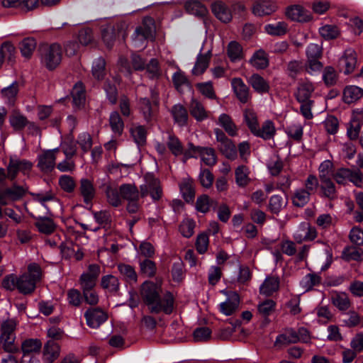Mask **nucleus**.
Segmentation results:
<instances>
[{"mask_svg": "<svg viewBox=\"0 0 363 363\" xmlns=\"http://www.w3.org/2000/svg\"><path fill=\"white\" fill-rule=\"evenodd\" d=\"M101 286L110 292L116 293L119 289V281L113 275H106L101 278Z\"/></svg>", "mask_w": 363, "mask_h": 363, "instance_id": "nucleus-49", "label": "nucleus"}, {"mask_svg": "<svg viewBox=\"0 0 363 363\" xmlns=\"http://www.w3.org/2000/svg\"><path fill=\"white\" fill-rule=\"evenodd\" d=\"M275 134V128L274 124L270 121H265L262 128H257V133H254V135L262 138L264 140L272 138Z\"/></svg>", "mask_w": 363, "mask_h": 363, "instance_id": "nucleus-42", "label": "nucleus"}, {"mask_svg": "<svg viewBox=\"0 0 363 363\" xmlns=\"http://www.w3.org/2000/svg\"><path fill=\"white\" fill-rule=\"evenodd\" d=\"M363 96V89L357 86H347L343 91V101L346 104L356 102Z\"/></svg>", "mask_w": 363, "mask_h": 363, "instance_id": "nucleus-21", "label": "nucleus"}, {"mask_svg": "<svg viewBox=\"0 0 363 363\" xmlns=\"http://www.w3.org/2000/svg\"><path fill=\"white\" fill-rule=\"evenodd\" d=\"M105 67V60L101 57L96 59L93 63L91 70L94 77L97 80H102L106 75Z\"/></svg>", "mask_w": 363, "mask_h": 363, "instance_id": "nucleus-48", "label": "nucleus"}, {"mask_svg": "<svg viewBox=\"0 0 363 363\" xmlns=\"http://www.w3.org/2000/svg\"><path fill=\"white\" fill-rule=\"evenodd\" d=\"M156 32L155 21L150 16L143 18L142 25L135 28V35L139 40H154Z\"/></svg>", "mask_w": 363, "mask_h": 363, "instance_id": "nucleus-6", "label": "nucleus"}, {"mask_svg": "<svg viewBox=\"0 0 363 363\" xmlns=\"http://www.w3.org/2000/svg\"><path fill=\"white\" fill-rule=\"evenodd\" d=\"M285 13L287 18L291 21L307 22L311 19L310 13L300 5L288 6Z\"/></svg>", "mask_w": 363, "mask_h": 363, "instance_id": "nucleus-10", "label": "nucleus"}, {"mask_svg": "<svg viewBox=\"0 0 363 363\" xmlns=\"http://www.w3.org/2000/svg\"><path fill=\"white\" fill-rule=\"evenodd\" d=\"M60 188L67 193H72L74 191L76 183L73 177L69 175H62L59 178Z\"/></svg>", "mask_w": 363, "mask_h": 363, "instance_id": "nucleus-58", "label": "nucleus"}, {"mask_svg": "<svg viewBox=\"0 0 363 363\" xmlns=\"http://www.w3.org/2000/svg\"><path fill=\"white\" fill-rule=\"evenodd\" d=\"M15 52L16 48L10 42L3 43L0 48V67L5 58H7L9 62H13Z\"/></svg>", "mask_w": 363, "mask_h": 363, "instance_id": "nucleus-36", "label": "nucleus"}, {"mask_svg": "<svg viewBox=\"0 0 363 363\" xmlns=\"http://www.w3.org/2000/svg\"><path fill=\"white\" fill-rule=\"evenodd\" d=\"M320 33L325 39L331 40L336 38L340 32L337 26L326 25L320 28Z\"/></svg>", "mask_w": 363, "mask_h": 363, "instance_id": "nucleus-63", "label": "nucleus"}, {"mask_svg": "<svg viewBox=\"0 0 363 363\" xmlns=\"http://www.w3.org/2000/svg\"><path fill=\"white\" fill-rule=\"evenodd\" d=\"M140 267L141 272L148 277H152L156 274L157 268L155 263L149 259H145L141 262Z\"/></svg>", "mask_w": 363, "mask_h": 363, "instance_id": "nucleus-62", "label": "nucleus"}, {"mask_svg": "<svg viewBox=\"0 0 363 363\" xmlns=\"http://www.w3.org/2000/svg\"><path fill=\"white\" fill-rule=\"evenodd\" d=\"M167 146L169 151L176 157L184 153V147L179 139L174 135H169L167 141Z\"/></svg>", "mask_w": 363, "mask_h": 363, "instance_id": "nucleus-34", "label": "nucleus"}, {"mask_svg": "<svg viewBox=\"0 0 363 363\" xmlns=\"http://www.w3.org/2000/svg\"><path fill=\"white\" fill-rule=\"evenodd\" d=\"M218 120L220 125L225 129L229 135L235 136L237 135L236 125L228 115L223 113L220 116Z\"/></svg>", "mask_w": 363, "mask_h": 363, "instance_id": "nucleus-46", "label": "nucleus"}, {"mask_svg": "<svg viewBox=\"0 0 363 363\" xmlns=\"http://www.w3.org/2000/svg\"><path fill=\"white\" fill-rule=\"evenodd\" d=\"M320 196L333 201L337 198L335 185L325 174H320Z\"/></svg>", "mask_w": 363, "mask_h": 363, "instance_id": "nucleus-9", "label": "nucleus"}, {"mask_svg": "<svg viewBox=\"0 0 363 363\" xmlns=\"http://www.w3.org/2000/svg\"><path fill=\"white\" fill-rule=\"evenodd\" d=\"M332 303L340 311H346L350 307V301L344 293L335 294L332 296Z\"/></svg>", "mask_w": 363, "mask_h": 363, "instance_id": "nucleus-41", "label": "nucleus"}, {"mask_svg": "<svg viewBox=\"0 0 363 363\" xmlns=\"http://www.w3.org/2000/svg\"><path fill=\"white\" fill-rule=\"evenodd\" d=\"M60 348L55 340H48L43 348V359L46 363H52L60 355Z\"/></svg>", "mask_w": 363, "mask_h": 363, "instance_id": "nucleus-14", "label": "nucleus"}, {"mask_svg": "<svg viewBox=\"0 0 363 363\" xmlns=\"http://www.w3.org/2000/svg\"><path fill=\"white\" fill-rule=\"evenodd\" d=\"M36 48V40L31 37L24 38L20 43V50L22 55L30 58Z\"/></svg>", "mask_w": 363, "mask_h": 363, "instance_id": "nucleus-37", "label": "nucleus"}, {"mask_svg": "<svg viewBox=\"0 0 363 363\" xmlns=\"http://www.w3.org/2000/svg\"><path fill=\"white\" fill-rule=\"evenodd\" d=\"M299 342L296 330L293 328H286L282 334L279 335L275 340L274 345L277 347L286 346Z\"/></svg>", "mask_w": 363, "mask_h": 363, "instance_id": "nucleus-13", "label": "nucleus"}, {"mask_svg": "<svg viewBox=\"0 0 363 363\" xmlns=\"http://www.w3.org/2000/svg\"><path fill=\"white\" fill-rule=\"evenodd\" d=\"M16 322L13 320H7L4 321L1 327V336L0 338H7L9 339V337H16L15 336V329H16Z\"/></svg>", "mask_w": 363, "mask_h": 363, "instance_id": "nucleus-55", "label": "nucleus"}, {"mask_svg": "<svg viewBox=\"0 0 363 363\" xmlns=\"http://www.w3.org/2000/svg\"><path fill=\"white\" fill-rule=\"evenodd\" d=\"M211 10L214 15L222 22L228 23L232 18L230 11L221 1L212 4Z\"/></svg>", "mask_w": 363, "mask_h": 363, "instance_id": "nucleus-19", "label": "nucleus"}, {"mask_svg": "<svg viewBox=\"0 0 363 363\" xmlns=\"http://www.w3.org/2000/svg\"><path fill=\"white\" fill-rule=\"evenodd\" d=\"M35 226L41 233L50 235L57 228V225L54 220L48 217H39L36 218Z\"/></svg>", "mask_w": 363, "mask_h": 363, "instance_id": "nucleus-20", "label": "nucleus"}, {"mask_svg": "<svg viewBox=\"0 0 363 363\" xmlns=\"http://www.w3.org/2000/svg\"><path fill=\"white\" fill-rule=\"evenodd\" d=\"M304 69V65L301 60H291L286 66V72L289 77L296 79Z\"/></svg>", "mask_w": 363, "mask_h": 363, "instance_id": "nucleus-44", "label": "nucleus"}, {"mask_svg": "<svg viewBox=\"0 0 363 363\" xmlns=\"http://www.w3.org/2000/svg\"><path fill=\"white\" fill-rule=\"evenodd\" d=\"M324 83L330 86L336 84L337 80V74L333 67L328 66L325 67L323 74Z\"/></svg>", "mask_w": 363, "mask_h": 363, "instance_id": "nucleus-60", "label": "nucleus"}, {"mask_svg": "<svg viewBox=\"0 0 363 363\" xmlns=\"http://www.w3.org/2000/svg\"><path fill=\"white\" fill-rule=\"evenodd\" d=\"M151 98L152 103L147 98H141L139 101V110L146 122L150 123L156 118L158 101V94L152 90Z\"/></svg>", "mask_w": 363, "mask_h": 363, "instance_id": "nucleus-4", "label": "nucleus"}, {"mask_svg": "<svg viewBox=\"0 0 363 363\" xmlns=\"http://www.w3.org/2000/svg\"><path fill=\"white\" fill-rule=\"evenodd\" d=\"M42 347V343L38 339H28L23 342L21 350L23 354H28L32 352H39Z\"/></svg>", "mask_w": 363, "mask_h": 363, "instance_id": "nucleus-40", "label": "nucleus"}, {"mask_svg": "<svg viewBox=\"0 0 363 363\" xmlns=\"http://www.w3.org/2000/svg\"><path fill=\"white\" fill-rule=\"evenodd\" d=\"M27 190V188L14 184L11 187L5 189V194L9 196V199L11 200L18 201L26 195Z\"/></svg>", "mask_w": 363, "mask_h": 363, "instance_id": "nucleus-45", "label": "nucleus"}, {"mask_svg": "<svg viewBox=\"0 0 363 363\" xmlns=\"http://www.w3.org/2000/svg\"><path fill=\"white\" fill-rule=\"evenodd\" d=\"M244 116L245 121L250 131L253 134L254 133H257V128L259 127V125L255 113L251 110H246L245 111Z\"/></svg>", "mask_w": 363, "mask_h": 363, "instance_id": "nucleus-61", "label": "nucleus"}, {"mask_svg": "<svg viewBox=\"0 0 363 363\" xmlns=\"http://www.w3.org/2000/svg\"><path fill=\"white\" fill-rule=\"evenodd\" d=\"M118 269L126 281L130 283H135L137 281V274L132 266L125 264H118Z\"/></svg>", "mask_w": 363, "mask_h": 363, "instance_id": "nucleus-47", "label": "nucleus"}, {"mask_svg": "<svg viewBox=\"0 0 363 363\" xmlns=\"http://www.w3.org/2000/svg\"><path fill=\"white\" fill-rule=\"evenodd\" d=\"M252 87L259 94L267 93L269 91V83L259 74H252L248 80Z\"/></svg>", "mask_w": 363, "mask_h": 363, "instance_id": "nucleus-24", "label": "nucleus"}, {"mask_svg": "<svg viewBox=\"0 0 363 363\" xmlns=\"http://www.w3.org/2000/svg\"><path fill=\"white\" fill-rule=\"evenodd\" d=\"M211 57V51H208L204 55H199L197 57L194 67L192 69V74L196 76L202 74L208 68Z\"/></svg>", "mask_w": 363, "mask_h": 363, "instance_id": "nucleus-23", "label": "nucleus"}, {"mask_svg": "<svg viewBox=\"0 0 363 363\" xmlns=\"http://www.w3.org/2000/svg\"><path fill=\"white\" fill-rule=\"evenodd\" d=\"M214 203L213 200H211L208 196L203 194L197 198L196 202V208L198 211L206 213L209 211V208Z\"/></svg>", "mask_w": 363, "mask_h": 363, "instance_id": "nucleus-56", "label": "nucleus"}, {"mask_svg": "<svg viewBox=\"0 0 363 363\" xmlns=\"http://www.w3.org/2000/svg\"><path fill=\"white\" fill-rule=\"evenodd\" d=\"M235 179L240 186H245L249 182L248 169L246 166H239L235 169Z\"/></svg>", "mask_w": 363, "mask_h": 363, "instance_id": "nucleus-59", "label": "nucleus"}, {"mask_svg": "<svg viewBox=\"0 0 363 363\" xmlns=\"http://www.w3.org/2000/svg\"><path fill=\"white\" fill-rule=\"evenodd\" d=\"M250 63L258 69L266 68L269 65V60L266 52L263 50L257 51L250 60Z\"/></svg>", "mask_w": 363, "mask_h": 363, "instance_id": "nucleus-33", "label": "nucleus"}, {"mask_svg": "<svg viewBox=\"0 0 363 363\" xmlns=\"http://www.w3.org/2000/svg\"><path fill=\"white\" fill-rule=\"evenodd\" d=\"M9 122L16 131L23 130L28 124L26 117L18 112H13L10 116Z\"/></svg>", "mask_w": 363, "mask_h": 363, "instance_id": "nucleus-38", "label": "nucleus"}, {"mask_svg": "<svg viewBox=\"0 0 363 363\" xmlns=\"http://www.w3.org/2000/svg\"><path fill=\"white\" fill-rule=\"evenodd\" d=\"M219 150L229 160H235L237 157V148L231 140L225 143L220 144Z\"/></svg>", "mask_w": 363, "mask_h": 363, "instance_id": "nucleus-52", "label": "nucleus"}, {"mask_svg": "<svg viewBox=\"0 0 363 363\" xmlns=\"http://www.w3.org/2000/svg\"><path fill=\"white\" fill-rule=\"evenodd\" d=\"M186 11L192 15L203 17L208 11L206 8L198 1H189L184 5Z\"/></svg>", "mask_w": 363, "mask_h": 363, "instance_id": "nucleus-30", "label": "nucleus"}, {"mask_svg": "<svg viewBox=\"0 0 363 363\" xmlns=\"http://www.w3.org/2000/svg\"><path fill=\"white\" fill-rule=\"evenodd\" d=\"M239 303V295L235 292H232L228 299L220 304V311L226 315H230L238 309Z\"/></svg>", "mask_w": 363, "mask_h": 363, "instance_id": "nucleus-18", "label": "nucleus"}, {"mask_svg": "<svg viewBox=\"0 0 363 363\" xmlns=\"http://www.w3.org/2000/svg\"><path fill=\"white\" fill-rule=\"evenodd\" d=\"M109 125L111 130L118 135H121L124 129V122L117 111H113L109 116Z\"/></svg>", "mask_w": 363, "mask_h": 363, "instance_id": "nucleus-32", "label": "nucleus"}, {"mask_svg": "<svg viewBox=\"0 0 363 363\" xmlns=\"http://www.w3.org/2000/svg\"><path fill=\"white\" fill-rule=\"evenodd\" d=\"M287 24L284 22H279L276 24H268L265 26V30L270 35H282L287 32Z\"/></svg>", "mask_w": 363, "mask_h": 363, "instance_id": "nucleus-57", "label": "nucleus"}, {"mask_svg": "<svg viewBox=\"0 0 363 363\" xmlns=\"http://www.w3.org/2000/svg\"><path fill=\"white\" fill-rule=\"evenodd\" d=\"M102 39L108 48H112L113 43L117 38L116 33L114 32V28L111 26V24L107 25L101 30Z\"/></svg>", "mask_w": 363, "mask_h": 363, "instance_id": "nucleus-51", "label": "nucleus"}, {"mask_svg": "<svg viewBox=\"0 0 363 363\" xmlns=\"http://www.w3.org/2000/svg\"><path fill=\"white\" fill-rule=\"evenodd\" d=\"M275 306L276 303L272 299H267L258 305V313L264 319L266 323L269 322L267 317L274 312Z\"/></svg>", "mask_w": 363, "mask_h": 363, "instance_id": "nucleus-29", "label": "nucleus"}, {"mask_svg": "<svg viewBox=\"0 0 363 363\" xmlns=\"http://www.w3.org/2000/svg\"><path fill=\"white\" fill-rule=\"evenodd\" d=\"M106 196L108 203L113 206L118 207L122 204V197L121 196L119 189L113 188L108 186L106 188Z\"/></svg>", "mask_w": 363, "mask_h": 363, "instance_id": "nucleus-35", "label": "nucleus"}, {"mask_svg": "<svg viewBox=\"0 0 363 363\" xmlns=\"http://www.w3.org/2000/svg\"><path fill=\"white\" fill-rule=\"evenodd\" d=\"M42 277V270L39 264L31 263L28 266V272L18 277V290L20 293L31 294L35 289L37 282Z\"/></svg>", "mask_w": 363, "mask_h": 363, "instance_id": "nucleus-2", "label": "nucleus"}, {"mask_svg": "<svg viewBox=\"0 0 363 363\" xmlns=\"http://www.w3.org/2000/svg\"><path fill=\"white\" fill-rule=\"evenodd\" d=\"M196 88L206 98L210 99H214L216 98V94L211 82L197 83L196 84Z\"/></svg>", "mask_w": 363, "mask_h": 363, "instance_id": "nucleus-53", "label": "nucleus"}, {"mask_svg": "<svg viewBox=\"0 0 363 363\" xmlns=\"http://www.w3.org/2000/svg\"><path fill=\"white\" fill-rule=\"evenodd\" d=\"M121 196L125 201H139L140 190L134 184H123L119 186Z\"/></svg>", "mask_w": 363, "mask_h": 363, "instance_id": "nucleus-17", "label": "nucleus"}, {"mask_svg": "<svg viewBox=\"0 0 363 363\" xmlns=\"http://www.w3.org/2000/svg\"><path fill=\"white\" fill-rule=\"evenodd\" d=\"M189 111L191 115L198 121H201L208 117L207 111L203 104L194 99L190 102Z\"/></svg>", "mask_w": 363, "mask_h": 363, "instance_id": "nucleus-27", "label": "nucleus"}, {"mask_svg": "<svg viewBox=\"0 0 363 363\" xmlns=\"http://www.w3.org/2000/svg\"><path fill=\"white\" fill-rule=\"evenodd\" d=\"M311 194L303 189L297 190L292 198L294 206L297 207L304 206L310 200Z\"/></svg>", "mask_w": 363, "mask_h": 363, "instance_id": "nucleus-50", "label": "nucleus"}, {"mask_svg": "<svg viewBox=\"0 0 363 363\" xmlns=\"http://www.w3.org/2000/svg\"><path fill=\"white\" fill-rule=\"evenodd\" d=\"M86 324L92 328L99 327L107 318V313L101 308H89L84 313Z\"/></svg>", "mask_w": 363, "mask_h": 363, "instance_id": "nucleus-7", "label": "nucleus"}, {"mask_svg": "<svg viewBox=\"0 0 363 363\" xmlns=\"http://www.w3.org/2000/svg\"><path fill=\"white\" fill-rule=\"evenodd\" d=\"M183 199L187 202H193L195 197V190L192 179H184L179 185Z\"/></svg>", "mask_w": 363, "mask_h": 363, "instance_id": "nucleus-26", "label": "nucleus"}, {"mask_svg": "<svg viewBox=\"0 0 363 363\" xmlns=\"http://www.w3.org/2000/svg\"><path fill=\"white\" fill-rule=\"evenodd\" d=\"M200 156L202 161L208 166H213L216 163L215 150L211 147H201Z\"/></svg>", "mask_w": 363, "mask_h": 363, "instance_id": "nucleus-54", "label": "nucleus"}, {"mask_svg": "<svg viewBox=\"0 0 363 363\" xmlns=\"http://www.w3.org/2000/svg\"><path fill=\"white\" fill-rule=\"evenodd\" d=\"M227 54L233 62L241 60L243 57L241 45L236 41H231L228 45Z\"/></svg>", "mask_w": 363, "mask_h": 363, "instance_id": "nucleus-39", "label": "nucleus"}, {"mask_svg": "<svg viewBox=\"0 0 363 363\" xmlns=\"http://www.w3.org/2000/svg\"><path fill=\"white\" fill-rule=\"evenodd\" d=\"M73 104L77 107H80L85 102V90L82 82L76 83L72 91Z\"/></svg>", "mask_w": 363, "mask_h": 363, "instance_id": "nucleus-31", "label": "nucleus"}, {"mask_svg": "<svg viewBox=\"0 0 363 363\" xmlns=\"http://www.w3.org/2000/svg\"><path fill=\"white\" fill-rule=\"evenodd\" d=\"M79 190L84 202L86 204L91 203L96 194L92 182L88 179H82L79 182Z\"/></svg>", "mask_w": 363, "mask_h": 363, "instance_id": "nucleus-12", "label": "nucleus"}, {"mask_svg": "<svg viewBox=\"0 0 363 363\" xmlns=\"http://www.w3.org/2000/svg\"><path fill=\"white\" fill-rule=\"evenodd\" d=\"M145 184L140 186L141 197H145L150 193L151 197L155 201L160 199L162 190L160 181L152 174L150 173L145 174Z\"/></svg>", "mask_w": 363, "mask_h": 363, "instance_id": "nucleus-5", "label": "nucleus"}, {"mask_svg": "<svg viewBox=\"0 0 363 363\" xmlns=\"http://www.w3.org/2000/svg\"><path fill=\"white\" fill-rule=\"evenodd\" d=\"M279 288V279L277 277H268L260 287V293L269 296L278 291Z\"/></svg>", "mask_w": 363, "mask_h": 363, "instance_id": "nucleus-22", "label": "nucleus"}, {"mask_svg": "<svg viewBox=\"0 0 363 363\" xmlns=\"http://www.w3.org/2000/svg\"><path fill=\"white\" fill-rule=\"evenodd\" d=\"M357 65V54L353 50H347L344 56L340 60V65L345 67L344 73L346 74L352 73Z\"/></svg>", "mask_w": 363, "mask_h": 363, "instance_id": "nucleus-16", "label": "nucleus"}, {"mask_svg": "<svg viewBox=\"0 0 363 363\" xmlns=\"http://www.w3.org/2000/svg\"><path fill=\"white\" fill-rule=\"evenodd\" d=\"M277 9L276 4L270 1H257L253 5L252 12L256 16H262L272 14Z\"/></svg>", "mask_w": 363, "mask_h": 363, "instance_id": "nucleus-15", "label": "nucleus"}, {"mask_svg": "<svg viewBox=\"0 0 363 363\" xmlns=\"http://www.w3.org/2000/svg\"><path fill=\"white\" fill-rule=\"evenodd\" d=\"M57 148L45 151L38 156V167L43 172H50L55 167Z\"/></svg>", "mask_w": 363, "mask_h": 363, "instance_id": "nucleus-8", "label": "nucleus"}, {"mask_svg": "<svg viewBox=\"0 0 363 363\" xmlns=\"http://www.w3.org/2000/svg\"><path fill=\"white\" fill-rule=\"evenodd\" d=\"M314 91V87L311 82H303L299 84L296 93V97L298 102H306L311 101L310 99L311 94Z\"/></svg>", "mask_w": 363, "mask_h": 363, "instance_id": "nucleus-25", "label": "nucleus"}, {"mask_svg": "<svg viewBox=\"0 0 363 363\" xmlns=\"http://www.w3.org/2000/svg\"><path fill=\"white\" fill-rule=\"evenodd\" d=\"M41 63L49 70L57 67L62 57L61 46L57 43L44 44L39 47Z\"/></svg>", "mask_w": 363, "mask_h": 363, "instance_id": "nucleus-3", "label": "nucleus"}, {"mask_svg": "<svg viewBox=\"0 0 363 363\" xmlns=\"http://www.w3.org/2000/svg\"><path fill=\"white\" fill-rule=\"evenodd\" d=\"M145 69L147 77L152 79H158L162 74L159 62L155 58L151 59L148 63H146Z\"/></svg>", "mask_w": 363, "mask_h": 363, "instance_id": "nucleus-43", "label": "nucleus"}, {"mask_svg": "<svg viewBox=\"0 0 363 363\" xmlns=\"http://www.w3.org/2000/svg\"><path fill=\"white\" fill-rule=\"evenodd\" d=\"M233 91L238 99L242 104L247 102L250 98L249 87L240 78H233L231 81Z\"/></svg>", "mask_w": 363, "mask_h": 363, "instance_id": "nucleus-11", "label": "nucleus"}, {"mask_svg": "<svg viewBox=\"0 0 363 363\" xmlns=\"http://www.w3.org/2000/svg\"><path fill=\"white\" fill-rule=\"evenodd\" d=\"M161 294V286L152 281H145L141 286V298L150 312L157 314L163 312L169 315L174 309V296L169 291H166L163 296Z\"/></svg>", "mask_w": 363, "mask_h": 363, "instance_id": "nucleus-1", "label": "nucleus"}, {"mask_svg": "<svg viewBox=\"0 0 363 363\" xmlns=\"http://www.w3.org/2000/svg\"><path fill=\"white\" fill-rule=\"evenodd\" d=\"M171 113L175 123L180 126L186 125L188 121V113L186 108L182 104L174 105L171 110Z\"/></svg>", "mask_w": 363, "mask_h": 363, "instance_id": "nucleus-28", "label": "nucleus"}, {"mask_svg": "<svg viewBox=\"0 0 363 363\" xmlns=\"http://www.w3.org/2000/svg\"><path fill=\"white\" fill-rule=\"evenodd\" d=\"M131 134L134 138L135 142L140 145H143L146 142V130L143 125H138L133 128H131Z\"/></svg>", "mask_w": 363, "mask_h": 363, "instance_id": "nucleus-64", "label": "nucleus"}]
</instances>
